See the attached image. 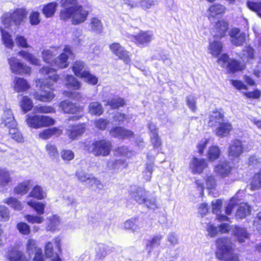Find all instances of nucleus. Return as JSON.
Masks as SVG:
<instances>
[{
  "label": "nucleus",
  "instance_id": "b1692460",
  "mask_svg": "<svg viewBox=\"0 0 261 261\" xmlns=\"http://www.w3.org/2000/svg\"><path fill=\"white\" fill-rule=\"evenodd\" d=\"M60 107L66 113L76 114L80 113V108L69 100H64L60 103Z\"/></svg>",
  "mask_w": 261,
  "mask_h": 261
},
{
  "label": "nucleus",
  "instance_id": "4468645a",
  "mask_svg": "<svg viewBox=\"0 0 261 261\" xmlns=\"http://www.w3.org/2000/svg\"><path fill=\"white\" fill-rule=\"evenodd\" d=\"M130 195L131 197L137 203L142 204L145 201L149 195V192L142 187H133L131 188Z\"/></svg>",
  "mask_w": 261,
  "mask_h": 261
},
{
  "label": "nucleus",
  "instance_id": "13d9d810",
  "mask_svg": "<svg viewBox=\"0 0 261 261\" xmlns=\"http://www.w3.org/2000/svg\"><path fill=\"white\" fill-rule=\"evenodd\" d=\"M83 79L86 82L92 85H95L98 83L97 77L88 71H83Z\"/></svg>",
  "mask_w": 261,
  "mask_h": 261
},
{
  "label": "nucleus",
  "instance_id": "c756f323",
  "mask_svg": "<svg viewBox=\"0 0 261 261\" xmlns=\"http://www.w3.org/2000/svg\"><path fill=\"white\" fill-rule=\"evenodd\" d=\"M41 248L38 246L37 241L33 239L28 240L25 244V251L29 256V259L32 257L34 253Z\"/></svg>",
  "mask_w": 261,
  "mask_h": 261
},
{
  "label": "nucleus",
  "instance_id": "de8ad7c7",
  "mask_svg": "<svg viewBox=\"0 0 261 261\" xmlns=\"http://www.w3.org/2000/svg\"><path fill=\"white\" fill-rule=\"evenodd\" d=\"M4 202L10 206L14 210L20 211L23 208L20 201L14 197L6 198L4 200Z\"/></svg>",
  "mask_w": 261,
  "mask_h": 261
},
{
  "label": "nucleus",
  "instance_id": "37998d69",
  "mask_svg": "<svg viewBox=\"0 0 261 261\" xmlns=\"http://www.w3.org/2000/svg\"><path fill=\"white\" fill-rule=\"evenodd\" d=\"M96 257L97 259H103L109 252V247L103 244H98L96 249Z\"/></svg>",
  "mask_w": 261,
  "mask_h": 261
},
{
  "label": "nucleus",
  "instance_id": "f704fd0d",
  "mask_svg": "<svg viewBox=\"0 0 261 261\" xmlns=\"http://www.w3.org/2000/svg\"><path fill=\"white\" fill-rule=\"evenodd\" d=\"M40 72L43 75H46V80H50L54 82H57L59 79V76L55 73V69L48 67H43L40 70Z\"/></svg>",
  "mask_w": 261,
  "mask_h": 261
},
{
  "label": "nucleus",
  "instance_id": "c03bdc74",
  "mask_svg": "<svg viewBox=\"0 0 261 261\" xmlns=\"http://www.w3.org/2000/svg\"><path fill=\"white\" fill-rule=\"evenodd\" d=\"M32 197L41 200L46 197V194L40 186L37 185L33 188L28 198Z\"/></svg>",
  "mask_w": 261,
  "mask_h": 261
},
{
  "label": "nucleus",
  "instance_id": "4be33fe9",
  "mask_svg": "<svg viewBox=\"0 0 261 261\" xmlns=\"http://www.w3.org/2000/svg\"><path fill=\"white\" fill-rule=\"evenodd\" d=\"M2 120V124L8 128L16 127L17 125L12 112L10 109H6L4 111Z\"/></svg>",
  "mask_w": 261,
  "mask_h": 261
},
{
  "label": "nucleus",
  "instance_id": "69168bd1",
  "mask_svg": "<svg viewBox=\"0 0 261 261\" xmlns=\"http://www.w3.org/2000/svg\"><path fill=\"white\" fill-rule=\"evenodd\" d=\"M247 5L249 9L256 12L258 15L261 17V1L259 2L248 1L247 3Z\"/></svg>",
  "mask_w": 261,
  "mask_h": 261
},
{
  "label": "nucleus",
  "instance_id": "603ef678",
  "mask_svg": "<svg viewBox=\"0 0 261 261\" xmlns=\"http://www.w3.org/2000/svg\"><path fill=\"white\" fill-rule=\"evenodd\" d=\"M29 181H25L18 184L14 189V193L15 194L24 195L26 194L29 190Z\"/></svg>",
  "mask_w": 261,
  "mask_h": 261
},
{
  "label": "nucleus",
  "instance_id": "9b49d317",
  "mask_svg": "<svg viewBox=\"0 0 261 261\" xmlns=\"http://www.w3.org/2000/svg\"><path fill=\"white\" fill-rule=\"evenodd\" d=\"M231 43L236 46L242 45L246 41L247 35L238 28L232 29L229 33Z\"/></svg>",
  "mask_w": 261,
  "mask_h": 261
},
{
  "label": "nucleus",
  "instance_id": "bb28decb",
  "mask_svg": "<svg viewBox=\"0 0 261 261\" xmlns=\"http://www.w3.org/2000/svg\"><path fill=\"white\" fill-rule=\"evenodd\" d=\"M232 129L231 124L224 121L219 124L216 129V134L217 136L224 137L227 136Z\"/></svg>",
  "mask_w": 261,
  "mask_h": 261
},
{
  "label": "nucleus",
  "instance_id": "7c9ffc66",
  "mask_svg": "<svg viewBox=\"0 0 261 261\" xmlns=\"http://www.w3.org/2000/svg\"><path fill=\"white\" fill-rule=\"evenodd\" d=\"M0 30L3 44L7 48L12 49L14 46V42L11 35L2 27H0Z\"/></svg>",
  "mask_w": 261,
  "mask_h": 261
},
{
  "label": "nucleus",
  "instance_id": "c85d7f7f",
  "mask_svg": "<svg viewBox=\"0 0 261 261\" xmlns=\"http://www.w3.org/2000/svg\"><path fill=\"white\" fill-rule=\"evenodd\" d=\"M212 211L213 213L216 215L217 219L220 221H226L228 218L223 215L220 214L221 209L222 205V201L220 199H217L215 201H213L212 203Z\"/></svg>",
  "mask_w": 261,
  "mask_h": 261
},
{
  "label": "nucleus",
  "instance_id": "39448f33",
  "mask_svg": "<svg viewBox=\"0 0 261 261\" xmlns=\"http://www.w3.org/2000/svg\"><path fill=\"white\" fill-rule=\"evenodd\" d=\"M26 121L29 126L35 128L53 125L55 122V120L48 116L38 115H28Z\"/></svg>",
  "mask_w": 261,
  "mask_h": 261
},
{
  "label": "nucleus",
  "instance_id": "ddd939ff",
  "mask_svg": "<svg viewBox=\"0 0 261 261\" xmlns=\"http://www.w3.org/2000/svg\"><path fill=\"white\" fill-rule=\"evenodd\" d=\"M228 29V24L227 22L219 21L215 25L212 35L215 39H221L226 36Z\"/></svg>",
  "mask_w": 261,
  "mask_h": 261
},
{
  "label": "nucleus",
  "instance_id": "423d86ee",
  "mask_svg": "<svg viewBox=\"0 0 261 261\" xmlns=\"http://www.w3.org/2000/svg\"><path fill=\"white\" fill-rule=\"evenodd\" d=\"M217 62L222 67L227 69L231 72L241 71L245 68L244 64H241L238 60L230 59L226 54L222 55L221 57L218 59Z\"/></svg>",
  "mask_w": 261,
  "mask_h": 261
},
{
  "label": "nucleus",
  "instance_id": "a211bd4d",
  "mask_svg": "<svg viewBox=\"0 0 261 261\" xmlns=\"http://www.w3.org/2000/svg\"><path fill=\"white\" fill-rule=\"evenodd\" d=\"M9 261H29L30 259L21 251L11 249L5 255Z\"/></svg>",
  "mask_w": 261,
  "mask_h": 261
},
{
  "label": "nucleus",
  "instance_id": "8fccbe9b",
  "mask_svg": "<svg viewBox=\"0 0 261 261\" xmlns=\"http://www.w3.org/2000/svg\"><path fill=\"white\" fill-rule=\"evenodd\" d=\"M89 112L90 114L99 116L103 112L101 105L97 102H91L89 106Z\"/></svg>",
  "mask_w": 261,
  "mask_h": 261
},
{
  "label": "nucleus",
  "instance_id": "a18cd8bd",
  "mask_svg": "<svg viewBox=\"0 0 261 261\" xmlns=\"http://www.w3.org/2000/svg\"><path fill=\"white\" fill-rule=\"evenodd\" d=\"M20 106L24 113L30 111L33 107L32 100L27 96H24L22 97Z\"/></svg>",
  "mask_w": 261,
  "mask_h": 261
},
{
  "label": "nucleus",
  "instance_id": "473e14b6",
  "mask_svg": "<svg viewBox=\"0 0 261 261\" xmlns=\"http://www.w3.org/2000/svg\"><path fill=\"white\" fill-rule=\"evenodd\" d=\"M62 133V130L57 127H53L44 130L39 134V136L40 138L46 140L54 135L58 137L61 135Z\"/></svg>",
  "mask_w": 261,
  "mask_h": 261
},
{
  "label": "nucleus",
  "instance_id": "1a4fd4ad",
  "mask_svg": "<svg viewBox=\"0 0 261 261\" xmlns=\"http://www.w3.org/2000/svg\"><path fill=\"white\" fill-rule=\"evenodd\" d=\"M112 149V143L110 141L101 140L92 143V151L96 155H109Z\"/></svg>",
  "mask_w": 261,
  "mask_h": 261
},
{
  "label": "nucleus",
  "instance_id": "052dcab7",
  "mask_svg": "<svg viewBox=\"0 0 261 261\" xmlns=\"http://www.w3.org/2000/svg\"><path fill=\"white\" fill-rule=\"evenodd\" d=\"M220 154V150L218 146H212L208 150V158L210 160L214 161L219 158Z\"/></svg>",
  "mask_w": 261,
  "mask_h": 261
},
{
  "label": "nucleus",
  "instance_id": "0eeeda50",
  "mask_svg": "<svg viewBox=\"0 0 261 261\" xmlns=\"http://www.w3.org/2000/svg\"><path fill=\"white\" fill-rule=\"evenodd\" d=\"M128 38L137 45L145 47L154 39V35L150 31H140L137 35H128Z\"/></svg>",
  "mask_w": 261,
  "mask_h": 261
},
{
  "label": "nucleus",
  "instance_id": "3c124183",
  "mask_svg": "<svg viewBox=\"0 0 261 261\" xmlns=\"http://www.w3.org/2000/svg\"><path fill=\"white\" fill-rule=\"evenodd\" d=\"M82 133V125H73L67 130V135L71 139H75Z\"/></svg>",
  "mask_w": 261,
  "mask_h": 261
},
{
  "label": "nucleus",
  "instance_id": "864d4df0",
  "mask_svg": "<svg viewBox=\"0 0 261 261\" xmlns=\"http://www.w3.org/2000/svg\"><path fill=\"white\" fill-rule=\"evenodd\" d=\"M243 61H249L254 57V50L250 46H246L240 55Z\"/></svg>",
  "mask_w": 261,
  "mask_h": 261
},
{
  "label": "nucleus",
  "instance_id": "f03ea898",
  "mask_svg": "<svg viewBox=\"0 0 261 261\" xmlns=\"http://www.w3.org/2000/svg\"><path fill=\"white\" fill-rule=\"evenodd\" d=\"M57 54V50L54 47L44 50L42 53L44 62L60 68L67 67L68 66V59L72 54L70 48L68 46H66L64 48V53H62L57 59H54V57Z\"/></svg>",
  "mask_w": 261,
  "mask_h": 261
},
{
  "label": "nucleus",
  "instance_id": "aec40b11",
  "mask_svg": "<svg viewBox=\"0 0 261 261\" xmlns=\"http://www.w3.org/2000/svg\"><path fill=\"white\" fill-rule=\"evenodd\" d=\"M243 151V147L242 142L239 140H234L230 145L228 154L231 158H238Z\"/></svg>",
  "mask_w": 261,
  "mask_h": 261
},
{
  "label": "nucleus",
  "instance_id": "412c9836",
  "mask_svg": "<svg viewBox=\"0 0 261 261\" xmlns=\"http://www.w3.org/2000/svg\"><path fill=\"white\" fill-rule=\"evenodd\" d=\"M163 238V236L162 234H158L154 236L150 239L147 240L145 248L148 255L150 256L153 250L160 245Z\"/></svg>",
  "mask_w": 261,
  "mask_h": 261
},
{
  "label": "nucleus",
  "instance_id": "4c0bfd02",
  "mask_svg": "<svg viewBox=\"0 0 261 261\" xmlns=\"http://www.w3.org/2000/svg\"><path fill=\"white\" fill-rule=\"evenodd\" d=\"M232 232L237 237L240 243L244 242L245 239H247L248 237V234L245 228L237 226L232 228Z\"/></svg>",
  "mask_w": 261,
  "mask_h": 261
},
{
  "label": "nucleus",
  "instance_id": "338daca9",
  "mask_svg": "<svg viewBox=\"0 0 261 261\" xmlns=\"http://www.w3.org/2000/svg\"><path fill=\"white\" fill-rule=\"evenodd\" d=\"M45 149L51 158L55 159L58 156V149L55 145L48 143L45 146Z\"/></svg>",
  "mask_w": 261,
  "mask_h": 261
},
{
  "label": "nucleus",
  "instance_id": "20e7f679",
  "mask_svg": "<svg viewBox=\"0 0 261 261\" xmlns=\"http://www.w3.org/2000/svg\"><path fill=\"white\" fill-rule=\"evenodd\" d=\"M217 256L223 261L236 260L237 257L232 251L231 243L227 238H220L216 241Z\"/></svg>",
  "mask_w": 261,
  "mask_h": 261
},
{
  "label": "nucleus",
  "instance_id": "5fc2aeb1",
  "mask_svg": "<svg viewBox=\"0 0 261 261\" xmlns=\"http://www.w3.org/2000/svg\"><path fill=\"white\" fill-rule=\"evenodd\" d=\"M108 167L111 169H122L125 167V161L122 159L111 160L108 162Z\"/></svg>",
  "mask_w": 261,
  "mask_h": 261
},
{
  "label": "nucleus",
  "instance_id": "2f4dec72",
  "mask_svg": "<svg viewBox=\"0 0 261 261\" xmlns=\"http://www.w3.org/2000/svg\"><path fill=\"white\" fill-rule=\"evenodd\" d=\"M216 40L215 39V40L210 43L208 48L210 53L215 57L220 55L222 50V43Z\"/></svg>",
  "mask_w": 261,
  "mask_h": 261
},
{
  "label": "nucleus",
  "instance_id": "a878e982",
  "mask_svg": "<svg viewBox=\"0 0 261 261\" xmlns=\"http://www.w3.org/2000/svg\"><path fill=\"white\" fill-rule=\"evenodd\" d=\"M224 115L221 112L216 111L213 112L209 116L208 124L209 126H217L224 121Z\"/></svg>",
  "mask_w": 261,
  "mask_h": 261
},
{
  "label": "nucleus",
  "instance_id": "79ce46f5",
  "mask_svg": "<svg viewBox=\"0 0 261 261\" xmlns=\"http://www.w3.org/2000/svg\"><path fill=\"white\" fill-rule=\"evenodd\" d=\"M91 31L96 34H100L103 31V25L101 21L97 18L93 17L90 23Z\"/></svg>",
  "mask_w": 261,
  "mask_h": 261
},
{
  "label": "nucleus",
  "instance_id": "7ed1b4c3",
  "mask_svg": "<svg viewBox=\"0 0 261 261\" xmlns=\"http://www.w3.org/2000/svg\"><path fill=\"white\" fill-rule=\"evenodd\" d=\"M27 15L25 8H17L4 13L1 16V20L6 28H10L13 25L18 28L25 19Z\"/></svg>",
  "mask_w": 261,
  "mask_h": 261
},
{
  "label": "nucleus",
  "instance_id": "393cba45",
  "mask_svg": "<svg viewBox=\"0 0 261 261\" xmlns=\"http://www.w3.org/2000/svg\"><path fill=\"white\" fill-rule=\"evenodd\" d=\"M13 88L17 92H21L28 90L30 85L23 78L15 77L13 81Z\"/></svg>",
  "mask_w": 261,
  "mask_h": 261
},
{
  "label": "nucleus",
  "instance_id": "09e8293b",
  "mask_svg": "<svg viewBox=\"0 0 261 261\" xmlns=\"http://www.w3.org/2000/svg\"><path fill=\"white\" fill-rule=\"evenodd\" d=\"M137 7H140L144 10L151 9L158 4V0H139L136 1Z\"/></svg>",
  "mask_w": 261,
  "mask_h": 261
},
{
  "label": "nucleus",
  "instance_id": "5701e85b",
  "mask_svg": "<svg viewBox=\"0 0 261 261\" xmlns=\"http://www.w3.org/2000/svg\"><path fill=\"white\" fill-rule=\"evenodd\" d=\"M83 182L93 189L101 190L104 187L103 184L100 180L91 175L88 174L84 176H83Z\"/></svg>",
  "mask_w": 261,
  "mask_h": 261
},
{
  "label": "nucleus",
  "instance_id": "e433bc0d",
  "mask_svg": "<svg viewBox=\"0 0 261 261\" xmlns=\"http://www.w3.org/2000/svg\"><path fill=\"white\" fill-rule=\"evenodd\" d=\"M58 4L56 2H51L45 5L42 9V13L46 18L51 17L55 14Z\"/></svg>",
  "mask_w": 261,
  "mask_h": 261
},
{
  "label": "nucleus",
  "instance_id": "dca6fc26",
  "mask_svg": "<svg viewBox=\"0 0 261 261\" xmlns=\"http://www.w3.org/2000/svg\"><path fill=\"white\" fill-rule=\"evenodd\" d=\"M11 173L6 168H0V191L5 192L12 181Z\"/></svg>",
  "mask_w": 261,
  "mask_h": 261
},
{
  "label": "nucleus",
  "instance_id": "49530a36",
  "mask_svg": "<svg viewBox=\"0 0 261 261\" xmlns=\"http://www.w3.org/2000/svg\"><path fill=\"white\" fill-rule=\"evenodd\" d=\"M65 85L68 89L76 90L80 88V83L73 76L68 75L66 77Z\"/></svg>",
  "mask_w": 261,
  "mask_h": 261
},
{
  "label": "nucleus",
  "instance_id": "4d7b16f0",
  "mask_svg": "<svg viewBox=\"0 0 261 261\" xmlns=\"http://www.w3.org/2000/svg\"><path fill=\"white\" fill-rule=\"evenodd\" d=\"M9 129V135L10 137L17 142L20 143L23 141V138L22 134L16 127H13Z\"/></svg>",
  "mask_w": 261,
  "mask_h": 261
},
{
  "label": "nucleus",
  "instance_id": "c9c22d12",
  "mask_svg": "<svg viewBox=\"0 0 261 261\" xmlns=\"http://www.w3.org/2000/svg\"><path fill=\"white\" fill-rule=\"evenodd\" d=\"M18 55L32 65H38L40 64V60L27 51L20 50L18 53Z\"/></svg>",
  "mask_w": 261,
  "mask_h": 261
},
{
  "label": "nucleus",
  "instance_id": "a19ab883",
  "mask_svg": "<svg viewBox=\"0 0 261 261\" xmlns=\"http://www.w3.org/2000/svg\"><path fill=\"white\" fill-rule=\"evenodd\" d=\"M27 204L32 207L37 213L41 215L44 214L45 204L42 202H38L34 200L27 201Z\"/></svg>",
  "mask_w": 261,
  "mask_h": 261
},
{
  "label": "nucleus",
  "instance_id": "f8f14e48",
  "mask_svg": "<svg viewBox=\"0 0 261 261\" xmlns=\"http://www.w3.org/2000/svg\"><path fill=\"white\" fill-rule=\"evenodd\" d=\"M41 93L35 92L33 94L35 99L43 101L48 102L51 101L55 97L53 89L50 87L45 85L41 86Z\"/></svg>",
  "mask_w": 261,
  "mask_h": 261
},
{
  "label": "nucleus",
  "instance_id": "ea45409f",
  "mask_svg": "<svg viewBox=\"0 0 261 261\" xmlns=\"http://www.w3.org/2000/svg\"><path fill=\"white\" fill-rule=\"evenodd\" d=\"M106 102V105L110 106L112 109H118L125 104L124 99L117 96L109 99Z\"/></svg>",
  "mask_w": 261,
  "mask_h": 261
},
{
  "label": "nucleus",
  "instance_id": "f3484780",
  "mask_svg": "<svg viewBox=\"0 0 261 261\" xmlns=\"http://www.w3.org/2000/svg\"><path fill=\"white\" fill-rule=\"evenodd\" d=\"M207 166L205 160L197 158H193L190 163V168L194 174H201Z\"/></svg>",
  "mask_w": 261,
  "mask_h": 261
},
{
  "label": "nucleus",
  "instance_id": "6e6d98bb",
  "mask_svg": "<svg viewBox=\"0 0 261 261\" xmlns=\"http://www.w3.org/2000/svg\"><path fill=\"white\" fill-rule=\"evenodd\" d=\"M251 189L253 190L261 188V169L253 176L250 183Z\"/></svg>",
  "mask_w": 261,
  "mask_h": 261
},
{
  "label": "nucleus",
  "instance_id": "6ab92c4d",
  "mask_svg": "<svg viewBox=\"0 0 261 261\" xmlns=\"http://www.w3.org/2000/svg\"><path fill=\"white\" fill-rule=\"evenodd\" d=\"M230 163L226 161H220L218 164L215 167V172L222 177L229 175L231 170Z\"/></svg>",
  "mask_w": 261,
  "mask_h": 261
},
{
  "label": "nucleus",
  "instance_id": "58836bf2",
  "mask_svg": "<svg viewBox=\"0 0 261 261\" xmlns=\"http://www.w3.org/2000/svg\"><path fill=\"white\" fill-rule=\"evenodd\" d=\"M250 212V207L247 203H241L237 209L236 217L237 219H242L249 215Z\"/></svg>",
  "mask_w": 261,
  "mask_h": 261
},
{
  "label": "nucleus",
  "instance_id": "680f3d73",
  "mask_svg": "<svg viewBox=\"0 0 261 261\" xmlns=\"http://www.w3.org/2000/svg\"><path fill=\"white\" fill-rule=\"evenodd\" d=\"M29 18L32 25H38L41 22L40 13L38 11H32Z\"/></svg>",
  "mask_w": 261,
  "mask_h": 261
},
{
  "label": "nucleus",
  "instance_id": "cd10ccee",
  "mask_svg": "<svg viewBox=\"0 0 261 261\" xmlns=\"http://www.w3.org/2000/svg\"><path fill=\"white\" fill-rule=\"evenodd\" d=\"M143 226V224L142 221L138 219L128 220L124 223V227L125 229L131 230L133 232H137L140 228Z\"/></svg>",
  "mask_w": 261,
  "mask_h": 261
},
{
  "label": "nucleus",
  "instance_id": "bf43d9fd",
  "mask_svg": "<svg viewBox=\"0 0 261 261\" xmlns=\"http://www.w3.org/2000/svg\"><path fill=\"white\" fill-rule=\"evenodd\" d=\"M115 155L118 156H124L130 158L133 155L132 151L128 150L127 147L121 146L117 147L114 150Z\"/></svg>",
  "mask_w": 261,
  "mask_h": 261
},
{
  "label": "nucleus",
  "instance_id": "e2e57ef3",
  "mask_svg": "<svg viewBox=\"0 0 261 261\" xmlns=\"http://www.w3.org/2000/svg\"><path fill=\"white\" fill-rule=\"evenodd\" d=\"M15 42L18 47L24 48L30 47L29 45L27 39L24 36L19 34H17L15 36Z\"/></svg>",
  "mask_w": 261,
  "mask_h": 261
},
{
  "label": "nucleus",
  "instance_id": "774afa93",
  "mask_svg": "<svg viewBox=\"0 0 261 261\" xmlns=\"http://www.w3.org/2000/svg\"><path fill=\"white\" fill-rule=\"evenodd\" d=\"M143 203L150 209L155 210L158 207L156 198L154 197L149 196V195L146 199L145 201Z\"/></svg>",
  "mask_w": 261,
  "mask_h": 261
},
{
  "label": "nucleus",
  "instance_id": "0e129e2a",
  "mask_svg": "<svg viewBox=\"0 0 261 261\" xmlns=\"http://www.w3.org/2000/svg\"><path fill=\"white\" fill-rule=\"evenodd\" d=\"M153 165L152 163H147L146 164L145 170L142 172L143 178L146 181H149L151 179L153 171Z\"/></svg>",
  "mask_w": 261,
  "mask_h": 261
},
{
  "label": "nucleus",
  "instance_id": "72a5a7b5",
  "mask_svg": "<svg viewBox=\"0 0 261 261\" xmlns=\"http://www.w3.org/2000/svg\"><path fill=\"white\" fill-rule=\"evenodd\" d=\"M225 10V7L219 4H216L211 6L208 10L209 19L223 14Z\"/></svg>",
  "mask_w": 261,
  "mask_h": 261
},
{
  "label": "nucleus",
  "instance_id": "2eb2a0df",
  "mask_svg": "<svg viewBox=\"0 0 261 261\" xmlns=\"http://www.w3.org/2000/svg\"><path fill=\"white\" fill-rule=\"evenodd\" d=\"M110 134L112 137L122 140L129 139L134 135L132 130L120 126L112 128L110 131Z\"/></svg>",
  "mask_w": 261,
  "mask_h": 261
},
{
  "label": "nucleus",
  "instance_id": "6e6552de",
  "mask_svg": "<svg viewBox=\"0 0 261 261\" xmlns=\"http://www.w3.org/2000/svg\"><path fill=\"white\" fill-rule=\"evenodd\" d=\"M8 61L12 73L16 74H31V67L20 62L16 57H10L8 59Z\"/></svg>",
  "mask_w": 261,
  "mask_h": 261
},
{
  "label": "nucleus",
  "instance_id": "9d476101",
  "mask_svg": "<svg viewBox=\"0 0 261 261\" xmlns=\"http://www.w3.org/2000/svg\"><path fill=\"white\" fill-rule=\"evenodd\" d=\"M111 51L126 64L130 62L129 54L118 43H113L109 45Z\"/></svg>",
  "mask_w": 261,
  "mask_h": 261
},
{
  "label": "nucleus",
  "instance_id": "f257e3e1",
  "mask_svg": "<svg viewBox=\"0 0 261 261\" xmlns=\"http://www.w3.org/2000/svg\"><path fill=\"white\" fill-rule=\"evenodd\" d=\"M61 6L64 9L60 11V18L66 20L72 17V22L77 24L82 21V9L77 0H60Z\"/></svg>",
  "mask_w": 261,
  "mask_h": 261
}]
</instances>
